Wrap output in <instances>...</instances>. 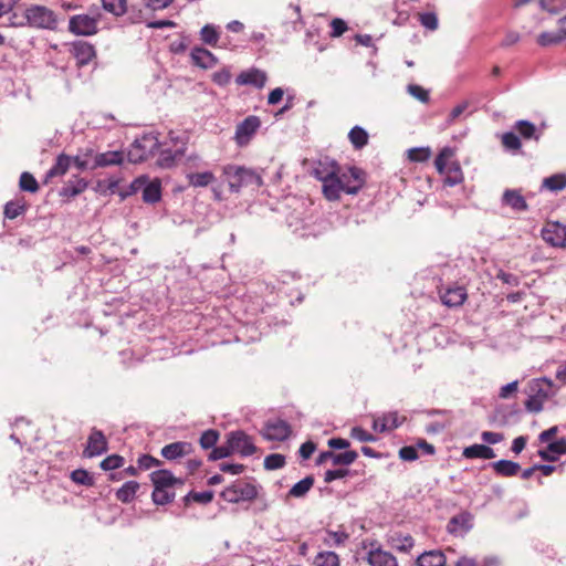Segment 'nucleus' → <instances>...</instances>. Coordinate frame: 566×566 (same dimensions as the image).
Segmentation results:
<instances>
[{"label": "nucleus", "instance_id": "obj_25", "mask_svg": "<svg viewBox=\"0 0 566 566\" xmlns=\"http://www.w3.org/2000/svg\"><path fill=\"white\" fill-rule=\"evenodd\" d=\"M488 467H491L495 474L502 478H512L515 476L518 471L521 470V465L518 462L501 459L495 462H491L488 464Z\"/></svg>", "mask_w": 566, "mask_h": 566}, {"label": "nucleus", "instance_id": "obj_29", "mask_svg": "<svg viewBox=\"0 0 566 566\" xmlns=\"http://www.w3.org/2000/svg\"><path fill=\"white\" fill-rule=\"evenodd\" d=\"M462 455L465 459L490 460L495 458V452L490 446L474 443L472 446L465 447L462 451Z\"/></svg>", "mask_w": 566, "mask_h": 566}, {"label": "nucleus", "instance_id": "obj_27", "mask_svg": "<svg viewBox=\"0 0 566 566\" xmlns=\"http://www.w3.org/2000/svg\"><path fill=\"white\" fill-rule=\"evenodd\" d=\"M143 201L146 203H157L161 199V182L159 179H154L149 181L147 177V181L142 187Z\"/></svg>", "mask_w": 566, "mask_h": 566}, {"label": "nucleus", "instance_id": "obj_39", "mask_svg": "<svg viewBox=\"0 0 566 566\" xmlns=\"http://www.w3.org/2000/svg\"><path fill=\"white\" fill-rule=\"evenodd\" d=\"M368 133L361 126H354L348 133V139L353 147L357 150L364 148L368 144Z\"/></svg>", "mask_w": 566, "mask_h": 566}, {"label": "nucleus", "instance_id": "obj_10", "mask_svg": "<svg viewBox=\"0 0 566 566\" xmlns=\"http://www.w3.org/2000/svg\"><path fill=\"white\" fill-rule=\"evenodd\" d=\"M338 177L344 187V192L347 195L358 193L365 185V172L355 166L349 167L347 171Z\"/></svg>", "mask_w": 566, "mask_h": 566}, {"label": "nucleus", "instance_id": "obj_64", "mask_svg": "<svg viewBox=\"0 0 566 566\" xmlns=\"http://www.w3.org/2000/svg\"><path fill=\"white\" fill-rule=\"evenodd\" d=\"M350 437L360 442H375L377 437L365 430L363 427L356 426L350 429Z\"/></svg>", "mask_w": 566, "mask_h": 566}, {"label": "nucleus", "instance_id": "obj_45", "mask_svg": "<svg viewBox=\"0 0 566 566\" xmlns=\"http://www.w3.org/2000/svg\"><path fill=\"white\" fill-rule=\"evenodd\" d=\"M542 188H546L551 191H560L566 188V174H555L544 178Z\"/></svg>", "mask_w": 566, "mask_h": 566}, {"label": "nucleus", "instance_id": "obj_16", "mask_svg": "<svg viewBox=\"0 0 566 566\" xmlns=\"http://www.w3.org/2000/svg\"><path fill=\"white\" fill-rule=\"evenodd\" d=\"M339 172V166L336 160L324 157L317 160L313 167V175L316 179L325 181L332 177L337 176Z\"/></svg>", "mask_w": 566, "mask_h": 566}, {"label": "nucleus", "instance_id": "obj_20", "mask_svg": "<svg viewBox=\"0 0 566 566\" xmlns=\"http://www.w3.org/2000/svg\"><path fill=\"white\" fill-rule=\"evenodd\" d=\"M88 187V181L78 175H73L72 178L59 190V196L62 198L71 199L81 195Z\"/></svg>", "mask_w": 566, "mask_h": 566}, {"label": "nucleus", "instance_id": "obj_34", "mask_svg": "<svg viewBox=\"0 0 566 566\" xmlns=\"http://www.w3.org/2000/svg\"><path fill=\"white\" fill-rule=\"evenodd\" d=\"M514 128L524 139H534L537 142L542 136V129L537 128L532 122L526 119L517 120Z\"/></svg>", "mask_w": 566, "mask_h": 566}, {"label": "nucleus", "instance_id": "obj_40", "mask_svg": "<svg viewBox=\"0 0 566 566\" xmlns=\"http://www.w3.org/2000/svg\"><path fill=\"white\" fill-rule=\"evenodd\" d=\"M189 185L195 188L207 187L216 180L212 171L187 174Z\"/></svg>", "mask_w": 566, "mask_h": 566}, {"label": "nucleus", "instance_id": "obj_46", "mask_svg": "<svg viewBox=\"0 0 566 566\" xmlns=\"http://www.w3.org/2000/svg\"><path fill=\"white\" fill-rule=\"evenodd\" d=\"M200 36L203 43L216 48L220 39L218 28L213 24H206L200 30Z\"/></svg>", "mask_w": 566, "mask_h": 566}, {"label": "nucleus", "instance_id": "obj_61", "mask_svg": "<svg viewBox=\"0 0 566 566\" xmlns=\"http://www.w3.org/2000/svg\"><path fill=\"white\" fill-rule=\"evenodd\" d=\"M127 21L132 24H138L144 22V10L139 4H127V11H125Z\"/></svg>", "mask_w": 566, "mask_h": 566}, {"label": "nucleus", "instance_id": "obj_62", "mask_svg": "<svg viewBox=\"0 0 566 566\" xmlns=\"http://www.w3.org/2000/svg\"><path fill=\"white\" fill-rule=\"evenodd\" d=\"M452 150L449 147H444L434 159V167L440 174H444L448 169V159L451 157Z\"/></svg>", "mask_w": 566, "mask_h": 566}, {"label": "nucleus", "instance_id": "obj_32", "mask_svg": "<svg viewBox=\"0 0 566 566\" xmlns=\"http://www.w3.org/2000/svg\"><path fill=\"white\" fill-rule=\"evenodd\" d=\"M154 488H174L176 486V476L167 469H159L149 474Z\"/></svg>", "mask_w": 566, "mask_h": 566}, {"label": "nucleus", "instance_id": "obj_41", "mask_svg": "<svg viewBox=\"0 0 566 566\" xmlns=\"http://www.w3.org/2000/svg\"><path fill=\"white\" fill-rule=\"evenodd\" d=\"M174 488H154L151 500L156 505H167L174 502L176 493Z\"/></svg>", "mask_w": 566, "mask_h": 566}, {"label": "nucleus", "instance_id": "obj_36", "mask_svg": "<svg viewBox=\"0 0 566 566\" xmlns=\"http://www.w3.org/2000/svg\"><path fill=\"white\" fill-rule=\"evenodd\" d=\"M342 192H344V187L339 180L338 175L323 181V193L326 199L331 201L337 200L339 199Z\"/></svg>", "mask_w": 566, "mask_h": 566}, {"label": "nucleus", "instance_id": "obj_11", "mask_svg": "<svg viewBox=\"0 0 566 566\" xmlns=\"http://www.w3.org/2000/svg\"><path fill=\"white\" fill-rule=\"evenodd\" d=\"M261 126V120L255 115L245 117L237 125L234 139L239 146H245L250 143L253 135Z\"/></svg>", "mask_w": 566, "mask_h": 566}, {"label": "nucleus", "instance_id": "obj_8", "mask_svg": "<svg viewBox=\"0 0 566 566\" xmlns=\"http://www.w3.org/2000/svg\"><path fill=\"white\" fill-rule=\"evenodd\" d=\"M292 432L290 423L282 419L269 420L265 422L261 434L268 441H284Z\"/></svg>", "mask_w": 566, "mask_h": 566}, {"label": "nucleus", "instance_id": "obj_33", "mask_svg": "<svg viewBox=\"0 0 566 566\" xmlns=\"http://www.w3.org/2000/svg\"><path fill=\"white\" fill-rule=\"evenodd\" d=\"M28 210V203L23 197L8 201L3 208L4 218L13 220Z\"/></svg>", "mask_w": 566, "mask_h": 566}, {"label": "nucleus", "instance_id": "obj_52", "mask_svg": "<svg viewBox=\"0 0 566 566\" xmlns=\"http://www.w3.org/2000/svg\"><path fill=\"white\" fill-rule=\"evenodd\" d=\"M146 181H147V176L146 175H142V176L135 178L126 189L120 190L118 192L120 199L125 200L126 198H128V197L137 193L138 191H140L143 185Z\"/></svg>", "mask_w": 566, "mask_h": 566}, {"label": "nucleus", "instance_id": "obj_30", "mask_svg": "<svg viewBox=\"0 0 566 566\" xmlns=\"http://www.w3.org/2000/svg\"><path fill=\"white\" fill-rule=\"evenodd\" d=\"M367 560L370 566H398L397 558L380 548L370 551Z\"/></svg>", "mask_w": 566, "mask_h": 566}, {"label": "nucleus", "instance_id": "obj_6", "mask_svg": "<svg viewBox=\"0 0 566 566\" xmlns=\"http://www.w3.org/2000/svg\"><path fill=\"white\" fill-rule=\"evenodd\" d=\"M228 437L232 452L240 454L242 458L251 457L258 450L252 437L243 430L231 431Z\"/></svg>", "mask_w": 566, "mask_h": 566}, {"label": "nucleus", "instance_id": "obj_55", "mask_svg": "<svg viewBox=\"0 0 566 566\" xmlns=\"http://www.w3.org/2000/svg\"><path fill=\"white\" fill-rule=\"evenodd\" d=\"M286 463L285 455L281 453H271L265 457L263 465L265 470L272 471L282 469Z\"/></svg>", "mask_w": 566, "mask_h": 566}, {"label": "nucleus", "instance_id": "obj_1", "mask_svg": "<svg viewBox=\"0 0 566 566\" xmlns=\"http://www.w3.org/2000/svg\"><path fill=\"white\" fill-rule=\"evenodd\" d=\"M260 490H262V486L255 482L237 479L220 492V497L231 504L251 503L258 499Z\"/></svg>", "mask_w": 566, "mask_h": 566}, {"label": "nucleus", "instance_id": "obj_56", "mask_svg": "<svg viewBox=\"0 0 566 566\" xmlns=\"http://www.w3.org/2000/svg\"><path fill=\"white\" fill-rule=\"evenodd\" d=\"M326 534L324 544L327 546H342L348 539V534L344 531H327Z\"/></svg>", "mask_w": 566, "mask_h": 566}, {"label": "nucleus", "instance_id": "obj_22", "mask_svg": "<svg viewBox=\"0 0 566 566\" xmlns=\"http://www.w3.org/2000/svg\"><path fill=\"white\" fill-rule=\"evenodd\" d=\"M192 451V446L186 441H176L166 444L161 450L160 454L166 460L172 461L189 454Z\"/></svg>", "mask_w": 566, "mask_h": 566}, {"label": "nucleus", "instance_id": "obj_12", "mask_svg": "<svg viewBox=\"0 0 566 566\" xmlns=\"http://www.w3.org/2000/svg\"><path fill=\"white\" fill-rule=\"evenodd\" d=\"M439 296L443 305L448 307H458L465 302L468 294L464 286L449 285L439 290Z\"/></svg>", "mask_w": 566, "mask_h": 566}, {"label": "nucleus", "instance_id": "obj_60", "mask_svg": "<svg viewBox=\"0 0 566 566\" xmlns=\"http://www.w3.org/2000/svg\"><path fill=\"white\" fill-rule=\"evenodd\" d=\"M431 156L429 147H415L408 150V158L413 163H424Z\"/></svg>", "mask_w": 566, "mask_h": 566}, {"label": "nucleus", "instance_id": "obj_2", "mask_svg": "<svg viewBox=\"0 0 566 566\" xmlns=\"http://www.w3.org/2000/svg\"><path fill=\"white\" fill-rule=\"evenodd\" d=\"M227 176L229 189L231 192H239L242 187L262 185L261 176L253 169L241 166L228 165L223 169Z\"/></svg>", "mask_w": 566, "mask_h": 566}, {"label": "nucleus", "instance_id": "obj_18", "mask_svg": "<svg viewBox=\"0 0 566 566\" xmlns=\"http://www.w3.org/2000/svg\"><path fill=\"white\" fill-rule=\"evenodd\" d=\"M268 76L264 71L255 67H251L247 71H242L235 78L238 85H249L255 88L264 87Z\"/></svg>", "mask_w": 566, "mask_h": 566}, {"label": "nucleus", "instance_id": "obj_26", "mask_svg": "<svg viewBox=\"0 0 566 566\" xmlns=\"http://www.w3.org/2000/svg\"><path fill=\"white\" fill-rule=\"evenodd\" d=\"M447 557L440 549L426 551L416 559L417 566H446Z\"/></svg>", "mask_w": 566, "mask_h": 566}, {"label": "nucleus", "instance_id": "obj_53", "mask_svg": "<svg viewBox=\"0 0 566 566\" xmlns=\"http://www.w3.org/2000/svg\"><path fill=\"white\" fill-rule=\"evenodd\" d=\"M19 187L22 191L34 193L39 190V184L34 176L28 171H24L20 176Z\"/></svg>", "mask_w": 566, "mask_h": 566}, {"label": "nucleus", "instance_id": "obj_19", "mask_svg": "<svg viewBox=\"0 0 566 566\" xmlns=\"http://www.w3.org/2000/svg\"><path fill=\"white\" fill-rule=\"evenodd\" d=\"M124 161V153L119 150H108L105 153H97L91 165V170L97 168L109 167L114 165H122Z\"/></svg>", "mask_w": 566, "mask_h": 566}, {"label": "nucleus", "instance_id": "obj_5", "mask_svg": "<svg viewBox=\"0 0 566 566\" xmlns=\"http://www.w3.org/2000/svg\"><path fill=\"white\" fill-rule=\"evenodd\" d=\"M101 14L96 17L90 14H75L69 20V31L78 36H92L98 32V22Z\"/></svg>", "mask_w": 566, "mask_h": 566}, {"label": "nucleus", "instance_id": "obj_4", "mask_svg": "<svg viewBox=\"0 0 566 566\" xmlns=\"http://www.w3.org/2000/svg\"><path fill=\"white\" fill-rule=\"evenodd\" d=\"M158 146L159 142L156 137L145 135L142 138H137L127 150V160L132 164L143 163Z\"/></svg>", "mask_w": 566, "mask_h": 566}, {"label": "nucleus", "instance_id": "obj_13", "mask_svg": "<svg viewBox=\"0 0 566 566\" xmlns=\"http://www.w3.org/2000/svg\"><path fill=\"white\" fill-rule=\"evenodd\" d=\"M543 240L554 248L566 247V227L559 222L548 223L542 230Z\"/></svg>", "mask_w": 566, "mask_h": 566}, {"label": "nucleus", "instance_id": "obj_17", "mask_svg": "<svg viewBox=\"0 0 566 566\" xmlns=\"http://www.w3.org/2000/svg\"><path fill=\"white\" fill-rule=\"evenodd\" d=\"M406 420V417H400L397 411L384 413L381 417L374 419L373 429L376 432H387L397 429Z\"/></svg>", "mask_w": 566, "mask_h": 566}, {"label": "nucleus", "instance_id": "obj_37", "mask_svg": "<svg viewBox=\"0 0 566 566\" xmlns=\"http://www.w3.org/2000/svg\"><path fill=\"white\" fill-rule=\"evenodd\" d=\"M97 154L93 148H80L77 154L72 157L73 164L80 170L91 169L92 161L94 160V156Z\"/></svg>", "mask_w": 566, "mask_h": 566}, {"label": "nucleus", "instance_id": "obj_3", "mask_svg": "<svg viewBox=\"0 0 566 566\" xmlns=\"http://www.w3.org/2000/svg\"><path fill=\"white\" fill-rule=\"evenodd\" d=\"M27 24L35 29L56 30L57 17L53 10L45 6L32 4L24 10Z\"/></svg>", "mask_w": 566, "mask_h": 566}, {"label": "nucleus", "instance_id": "obj_63", "mask_svg": "<svg viewBox=\"0 0 566 566\" xmlns=\"http://www.w3.org/2000/svg\"><path fill=\"white\" fill-rule=\"evenodd\" d=\"M419 22L430 31H436L439 27V20L434 12H423L419 14Z\"/></svg>", "mask_w": 566, "mask_h": 566}, {"label": "nucleus", "instance_id": "obj_35", "mask_svg": "<svg viewBox=\"0 0 566 566\" xmlns=\"http://www.w3.org/2000/svg\"><path fill=\"white\" fill-rule=\"evenodd\" d=\"M139 488L140 484L137 481H127L115 492V497L117 501L128 504L133 502Z\"/></svg>", "mask_w": 566, "mask_h": 566}, {"label": "nucleus", "instance_id": "obj_58", "mask_svg": "<svg viewBox=\"0 0 566 566\" xmlns=\"http://www.w3.org/2000/svg\"><path fill=\"white\" fill-rule=\"evenodd\" d=\"M503 146L513 151H518L522 148V142L517 134L514 132H506L502 136Z\"/></svg>", "mask_w": 566, "mask_h": 566}, {"label": "nucleus", "instance_id": "obj_59", "mask_svg": "<svg viewBox=\"0 0 566 566\" xmlns=\"http://www.w3.org/2000/svg\"><path fill=\"white\" fill-rule=\"evenodd\" d=\"M125 459L119 454H111L102 460L99 468L104 471H112L124 465Z\"/></svg>", "mask_w": 566, "mask_h": 566}, {"label": "nucleus", "instance_id": "obj_9", "mask_svg": "<svg viewBox=\"0 0 566 566\" xmlns=\"http://www.w3.org/2000/svg\"><path fill=\"white\" fill-rule=\"evenodd\" d=\"M108 450V441L104 432L97 428H92L87 437L86 446L83 450L85 458H95Z\"/></svg>", "mask_w": 566, "mask_h": 566}, {"label": "nucleus", "instance_id": "obj_57", "mask_svg": "<svg viewBox=\"0 0 566 566\" xmlns=\"http://www.w3.org/2000/svg\"><path fill=\"white\" fill-rule=\"evenodd\" d=\"M392 542L395 543L392 546L403 553H408L415 545V539L411 535H402L397 534L396 537L392 538Z\"/></svg>", "mask_w": 566, "mask_h": 566}, {"label": "nucleus", "instance_id": "obj_50", "mask_svg": "<svg viewBox=\"0 0 566 566\" xmlns=\"http://www.w3.org/2000/svg\"><path fill=\"white\" fill-rule=\"evenodd\" d=\"M357 458H358V453L355 450H346L345 452H342V453L334 452L332 464L334 467H337V465L348 467V465L353 464L357 460Z\"/></svg>", "mask_w": 566, "mask_h": 566}, {"label": "nucleus", "instance_id": "obj_43", "mask_svg": "<svg viewBox=\"0 0 566 566\" xmlns=\"http://www.w3.org/2000/svg\"><path fill=\"white\" fill-rule=\"evenodd\" d=\"M444 185L454 187L463 181V172L458 163H452L446 170Z\"/></svg>", "mask_w": 566, "mask_h": 566}, {"label": "nucleus", "instance_id": "obj_31", "mask_svg": "<svg viewBox=\"0 0 566 566\" xmlns=\"http://www.w3.org/2000/svg\"><path fill=\"white\" fill-rule=\"evenodd\" d=\"M193 63L202 69H209L217 64V57L205 48H193L191 51Z\"/></svg>", "mask_w": 566, "mask_h": 566}, {"label": "nucleus", "instance_id": "obj_44", "mask_svg": "<svg viewBox=\"0 0 566 566\" xmlns=\"http://www.w3.org/2000/svg\"><path fill=\"white\" fill-rule=\"evenodd\" d=\"M102 8L114 17H123L127 11V0H101Z\"/></svg>", "mask_w": 566, "mask_h": 566}, {"label": "nucleus", "instance_id": "obj_15", "mask_svg": "<svg viewBox=\"0 0 566 566\" xmlns=\"http://www.w3.org/2000/svg\"><path fill=\"white\" fill-rule=\"evenodd\" d=\"M501 205L510 207L515 212H525L528 210L526 197L522 195L521 189H505L501 197Z\"/></svg>", "mask_w": 566, "mask_h": 566}, {"label": "nucleus", "instance_id": "obj_23", "mask_svg": "<svg viewBox=\"0 0 566 566\" xmlns=\"http://www.w3.org/2000/svg\"><path fill=\"white\" fill-rule=\"evenodd\" d=\"M538 457L546 462H555L558 455L566 453V438H560L548 443L546 449L538 450Z\"/></svg>", "mask_w": 566, "mask_h": 566}, {"label": "nucleus", "instance_id": "obj_21", "mask_svg": "<svg viewBox=\"0 0 566 566\" xmlns=\"http://www.w3.org/2000/svg\"><path fill=\"white\" fill-rule=\"evenodd\" d=\"M186 143L181 147L172 150L170 148L161 149L157 159V165L164 169H170L185 156Z\"/></svg>", "mask_w": 566, "mask_h": 566}, {"label": "nucleus", "instance_id": "obj_42", "mask_svg": "<svg viewBox=\"0 0 566 566\" xmlns=\"http://www.w3.org/2000/svg\"><path fill=\"white\" fill-rule=\"evenodd\" d=\"M500 559L495 556L484 557L481 562L473 557L461 556L454 566H499Z\"/></svg>", "mask_w": 566, "mask_h": 566}, {"label": "nucleus", "instance_id": "obj_48", "mask_svg": "<svg viewBox=\"0 0 566 566\" xmlns=\"http://www.w3.org/2000/svg\"><path fill=\"white\" fill-rule=\"evenodd\" d=\"M71 480L78 485L91 488L95 484L94 476L85 469L73 470L70 474Z\"/></svg>", "mask_w": 566, "mask_h": 566}, {"label": "nucleus", "instance_id": "obj_49", "mask_svg": "<svg viewBox=\"0 0 566 566\" xmlns=\"http://www.w3.org/2000/svg\"><path fill=\"white\" fill-rule=\"evenodd\" d=\"M565 39L566 36H564V33H560V31L558 33L545 31L538 34L537 44L539 46L546 48L558 44Z\"/></svg>", "mask_w": 566, "mask_h": 566}, {"label": "nucleus", "instance_id": "obj_47", "mask_svg": "<svg viewBox=\"0 0 566 566\" xmlns=\"http://www.w3.org/2000/svg\"><path fill=\"white\" fill-rule=\"evenodd\" d=\"M314 566H339V556L332 551L319 552L314 558Z\"/></svg>", "mask_w": 566, "mask_h": 566}, {"label": "nucleus", "instance_id": "obj_7", "mask_svg": "<svg viewBox=\"0 0 566 566\" xmlns=\"http://www.w3.org/2000/svg\"><path fill=\"white\" fill-rule=\"evenodd\" d=\"M65 45L69 46V52L76 60L78 67L88 65L96 57L95 46L87 41L75 40Z\"/></svg>", "mask_w": 566, "mask_h": 566}, {"label": "nucleus", "instance_id": "obj_51", "mask_svg": "<svg viewBox=\"0 0 566 566\" xmlns=\"http://www.w3.org/2000/svg\"><path fill=\"white\" fill-rule=\"evenodd\" d=\"M220 432L216 429H208L203 431L199 439V444L202 449H212L218 442Z\"/></svg>", "mask_w": 566, "mask_h": 566}, {"label": "nucleus", "instance_id": "obj_14", "mask_svg": "<svg viewBox=\"0 0 566 566\" xmlns=\"http://www.w3.org/2000/svg\"><path fill=\"white\" fill-rule=\"evenodd\" d=\"M472 518V514L469 512L452 516L447 524L448 533L454 536H464L473 527Z\"/></svg>", "mask_w": 566, "mask_h": 566}, {"label": "nucleus", "instance_id": "obj_38", "mask_svg": "<svg viewBox=\"0 0 566 566\" xmlns=\"http://www.w3.org/2000/svg\"><path fill=\"white\" fill-rule=\"evenodd\" d=\"M315 479L313 475H307L304 479L296 482L289 491L290 497L301 499L304 497L308 491L313 488Z\"/></svg>", "mask_w": 566, "mask_h": 566}, {"label": "nucleus", "instance_id": "obj_24", "mask_svg": "<svg viewBox=\"0 0 566 566\" xmlns=\"http://www.w3.org/2000/svg\"><path fill=\"white\" fill-rule=\"evenodd\" d=\"M73 158L64 153L56 157L55 164L46 171L44 177V184H48L52 178L60 177L66 174Z\"/></svg>", "mask_w": 566, "mask_h": 566}, {"label": "nucleus", "instance_id": "obj_54", "mask_svg": "<svg viewBox=\"0 0 566 566\" xmlns=\"http://www.w3.org/2000/svg\"><path fill=\"white\" fill-rule=\"evenodd\" d=\"M233 454L232 449L230 448L229 437L227 436V441L222 446L213 447L211 452L208 454L209 461H217L220 459H224Z\"/></svg>", "mask_w": 566, "mask_h": 566}, {"label": "nucleus", "instance_id": "obj_28", "mask_svg": "<svg viewBox=\"0 0 566 566\" xmlns=\"http://www.w3.org/2000/svg\"><path fill=\"white\" fill-rule=\"evenodd\" d=\"M553 381L546 377L534 379L530 385V390L532 394L541 398L542 400H546L555 395L553 390Z\"/></svg>", "mask_w": 566, "mask_h": 566}]
</instances>
